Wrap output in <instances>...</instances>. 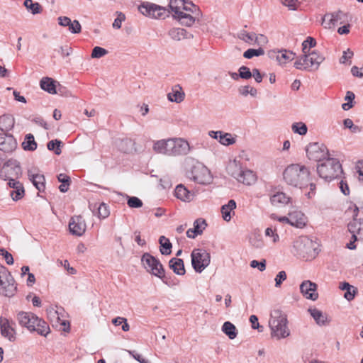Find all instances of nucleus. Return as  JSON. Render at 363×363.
<instances>
[{"mask_svg": "<svg viewBox=\"0 0 363 363\" xmlns=\"http://www.w3.org/2000/svg\"><path fill=\"white\" fill-rule=\"evenodd\" d=\"M17 290L15 281L9 270L0 264V294L11 297Z\"/></svg>", "mask_w": 363, "mask_h": 363, "instance_id": "8", "label": "nucleus"}, {"mask_svg": "<svg viewBox=\"0 0 363 363\" xmlns=\"http://www.w3.org/2000/svg\"><path fill=\"white\" fill-rule=\"evenodd\" d=\"M22 146L25 150H35L37 148V143L35 141L34 136L30 133L27 134L24 141L22 143Z\"/></svg>", "mask_w": 363, "mask_h": 363, "instance_id": "41", "label": "nucleus"}, {"mask_svg": "<svg viewBox=\"0 0 363 363\" xmlns=\"http://www.w3.org/2000/svg\"><path fill=\"white\" fill-rule=\"evenodd\" d=\"M291 225L297 228H303L307 223V217L300 211H294L289 213Z\"/></svg>", "mask_w": 363, "mask_h": 363, "instance_id": "24", "label": "nucleus"}, {"mask_svg": "<svg viewBox=\"0 0 363 363\" xmlns=\"http://www.w3.org/2000/svg\"><path fill=\"white\" fill-rule=\"evenodd\" d=\"M187 177L201 184H209L213 181V177L210 170L200 162L194 164L186 173Z\"/></svg>", "mask_w": 363, "mask_h": 363, "instance_id": "7", "label": "nucleus"}, {"mask_svg": "<svg viewBox=\"0 0 363 363\" xmlns=\"http://www.w3.org/2000/svg\"><path fill=\"white\" fill-rule=\"evenodd\" d=\"M323 55L316 50L303 53L294 62V67L299 70L316 71L324 61Z\"/></svg>", "mask_w": 363, "mask_h": 363, "instance_id": "4", "label": "nucleus"}, {"mask_svg": "<svg viewBox=\"0 0 363 363\" xmlns=\"http://www.w3.org/2000/svg\"><path fill=\"white\" fill-rule=\"evenodd\" d=\"M184 92L179 85H175L172 91L167 94V99L171 102L181 103L184 99Z\"/></svg>", "mask_w": 363, "mask_h": 363, "instance_id": "29", "label": "nucleus"}, {"mask_svg": "<svg viewBox=\"0 0 363 363\" xmlns=\"http://www.w3.org/2000/svg\"><path fill=\"white\" fill-rule=\"evenodd\" d=\"M265 235L267 237H270L272 238V242L274 243L277 242L279 240V237L278 234L276 233L274 230H273L272 228H267L265 230Z\"/></svg>", "mask_w": 363, "mask_h": 363, "instance_id": "64", "label": "nucleus"}, {"mask_svg": "<svg viewBox=\"0 0 363 363\" xmlns=\"http://www.w3.org/2000/svg\"><path fill=\"white\" fill-rule=\"evenodd\" d=\"M61 141L58 140H52L48 143L47 147L49 150H54L55 153L57 155L61 154L60 145Z\"/></svg>", "mask_w": 363, "mask_h": 363, "instance_id": "52", "label": "nucleus"}, {"mask_svg": "<svg viewBox=\"0 0 363 363\" xmlns=\"http://www.w3.org/2000/svg\"><path fill=\"white\" fill-rule=\"evenodd\" d=\"M22 174L19 162L16 160H9L0 171V179L7 181L9 179H18Z\"/></svg>", "mask_w": 363, "mask_h": 363, "instance_id": "10", "label": "nucleus"}, {"mask_svg": "<svg viewBox=\"0 0 363 363\" xmlns=\"http://www.w3.org/2000/svg\"><path fill=\"white\" fill-rule=\"evenodd\" d=\"M317 172L320 177L330 182L342 173V168L338 160L330 157L318 165Z\"/></svg>", "mask_w": 363, "mask_h": 363, "instance_id": "5", "label": "nucleus"}, {"mask_svg": "<svg viewBox=\"0 0 363 363\" xmlns=\"http://www.w3.org/2000/svg\"><path fill=\"white\" fill-rule=\"evenodd\" d=\"M238 72H239L240 78H242L244 79H249L252 77V72L246 66H241L239 68Z\"/></svg>", "mask_w": 363, "mask_h": 363, "instance_id": "58", "label": "nucleus"}, {"mask_svg": "<svg viewBox=\"0 0 363 363\" xmlns=\"http://www.w3.org/2000/svg\"><path fill=\"white\" fill-rule=\"evenodd\" d=\"M222 332L225 334L230 340H234L238 335V329L230 321H226L223 323L221 328Z\"/></svg>", "mask_w": 363, "mask_h": 363, "instance_id": "38", "label": "nucleus"}, {"mask_svg": "<svg viewBox=\"0 0 363 363\" xmlns=\"http://www.w3.org/2000/svg\"><path fill=\"white\" fill-rule=\"evenodd\" d=\"M152 150L157 154L172 157L171 138L153 141Z\"/></svg>", "mask_w": 363, "mask_h": 363, "instance_id": "18", "label": "nucleus"}, {"mask_svg": "<svg viewBox=\"0 0 363 363\" xmlns=\"http://www.w3.org/2000/svg\"><path fill=\"white\" fill-rule=\"evenodd\" d=\"M65 313L63 315H57L56 320H53L52 325L63 332H68L70 328L69 322L65 319Z\"/></svg>", "mask_w": 363, "mask_h": 363, "instance_id": "40", "label": "nucleus"}, {"mask_svg": "<svg viewBox=\"0 0 363 363\" xmlns=\"http://www.w3.org/2000/svg\"><path fill=\"white\" fill-rule=\"evenodd\" d=\"M193 225V228H189L186 231V236L192 239L203 233L207 227V223L205 219L200 218L194 220Z\"/></svg>", "mask_w": 363, "mask_h": 363, "instance_id": "22", "label": "nucleus"}, {"mask_svg": "<svg viewBox=\"0 0 363 363\" xmlns=\"http://www.w3.org/2000/svg\"><path fill=\"white\" fill-rule=\"evenodd\" d=\"M68 27L72 33H79L82 30V26L77 20L71 21Z\"/></svg>", "mask_w": 363, "mask_h": 363, "instance_id": "59", "label": "nucleus"}, {"mask_svg": "<svg viewBox=\"0 0 363 363\" xmlns=\"http://www.w3.org/2000/svg\"><path fill=\"white\" fill-rule=\"evenodd\" d=\"M291 130L294 133L305 135L307 133L308 128L304 123L297 122L292 124Z\"/></svg>", "mask_w": 363, "mask_h": 363, "instance_id": "47", "label": "nucleus"}, {"mask_svg": "<svg viewBox=\"0 0 363 363\" xmlns=\"http://www.w3.org/2000/svg\"><path fill=\"white\" fill-rule=\"evenodd\" d=\"M269 55L270 57L275 58L279 65L281 67H284L296 57L295 52L286 49L272 50Z\"/></svg>", "mask_w": 363, "mask_h": 363, "instance_id": "15", "label": "nucleus"}, {"mask_svg": "<svg viewBox=\"0 0 363 363\" xmlns=\"http://www.w3.org/2000/svg\"><path fill=\"white\" fill-rule=\"evenodd\" d=\"M294 248L296 253L303 258H308L313 250V244L311 240L306 236L298 237L294 242Z\"/></svg>", "mask_w": 363, "mask_h": 363, "instance_id": "13", "label": "nucleus"}, {"mask_svg": "<svg viewBox=\"0 0 363 363\" xmlns=\"http://www.w3.org/2000/svg\"><path fill=\"white\" fill-rule=\"evenodd\" d=\"M23 4L34 15L41 13V6L38 2L34 3L32 0H25Z\"/></svg>", "mask_w": 363, "mask_h": 363, "instance_id": "45", "label": "nucleus"}, {"mask_svg": "<svg viewBox=\"0 0 363 363\" xmlns=\"http://www.w3.org/2000/svg\"><path fill=\"white\" fill-rule=\"evenodd\" d=\"M17 147V142L11 134H0V151L11 153Z\"/></svg>", "mask_w": 363, "mask_h": 363, "instance_id": "20", "label": "nucleus"}, {"mask_svg": "<svg viewBox=\"0 0 363 363\" xmlns=\"http://www.w3.org/2000/svg\"><path fill=\"white\" fill-rule=\"evenodd\" d=\"M14 123V118L12 116L3 115L0 116V130L5 133L13 128Z\"/></svg>", "mask_w": 363, "mask_h": 363, "instance_id": "37", "label": "nucleus"}, {"mask_svg": "<svg viewBox=\"0 0 363 363\" xmlns=\"http://www.w3.org/2000/svg\"><path fill=\"white\" fill-rule=\"evenodd\" d=\"M308 311L318 325H325L330 322L328 316L320 310L311 308Z\"/></svg>", "mask_w": 363, "mask_h": 363, "instance_id": "30", "label": "nucleus"}, {"mask_svg": "<svg viewBox=\"0 0 363 363\" xmlns=\"http://www.w3.org/2000/svg\"><path fill=\"white\" fill-rule=\"evenodd\" d=\"M138 9L144 16L152 18H160L165 12V9L164 7L149 2L143 3L138 7Z\"/></svg>", "mask_w": 363, "mask_h": 363, "instance_id": "14", "label": "nucleus"}, {"mask_svg": "<svg viewBox=\"0 0 363 363\" xmlns=\"http://www.w3.org/2000/svg\"><path fill=\"white\" fill-rule=\"evenodd\" d=\"M310 170L305 165L291 164L284 170L282 176L284 182L290 186L303 189L310 182Z\"/></svg>", "mask_w": 363, "mask_h": 363, "instance_id": "1", "label": "nucleus"}, {"mask_svg": "<svg viewBox=\"0 0 363 363\" xmlns=\"http://www.w3.org/2000/svg\"><path fill=\"white\" fill-rule=\"evenodd\" d=\"M185 5V0H170L169 6L176 16L182 13L183 6Z\"/></svg>", "mask_w": 363, "mask_h": 363, "instance_id": "43", "label": "nucleus"}, {"mask_svg": "<svg viewBox=\"0 0 363 363\" xmlns=\"http://www.w3.org/2000/svg\"><path fill=\"white\" fill-rule=\"evenodd\" d=\"M242 164L240 160L236 158L229 162L227 165V172L228 174L235 178L238 179L242 170Z\"/></svg>", "mask_w": 363, "mask_h": 363, "instance_id": "27", "label": "nucleus"}, {"mask_svg": "<svg viewBox=\"0 0 363 363\" xmlns=\"http://www.w3.org/2000/svg\"><path fill=\"white\" fill-rule=\"evenodd\" d=\"M169 267L178 275H184L186 272L184 262L182 259L173 257L169 260Z\"/></svg>", "mask_w": 363, "mask_h": 363, "instance_id": "35", "label": "nucleus"}, {"mask_svg": "<svg viewBox=\"0 0 363 363\" xmlns=\"http://www.w3.org/2000/svg\"><path fill=\"white\" fill-rule=\"evenodd\" d=\"M249 320L251 323V327L252 329H256L259 332H263L264 330V326L259 325L258 321V318L255 315H251L250 316Z\"/></svg>", "mask_w": 363, "mask_h": 363, "instance_id": "56", "label": "nucleus"}, {"mask_svg": "<svg viewBox=\"0 0 363 363\" xmlns=\"http://www.w3.org/2000/svg\"><path fill=\"white\" fill-rule=\"evenodd\" d=\"M141 263L148 273L161 279L164 284L169 285L164 279V269L158 259L146 252L141 257Z\"/></svg>", "mask_w": 363, "mask_h": 363, "instance_id": "6", "label": "nucleus"}, {"mask_svg": "<svg viewBox=\"0 0 363 363\" xmlns=\"http://www.w3.org/2000/svg\"><path fill=\"white\" fill-rule=\"evenodd\" d=\"M159 242L161 245L160 252L162 255H168L172 252V243L169 240L164 236H160Z\"/></svg>", "mask_w": 363, "mask_h": 363, "instance_id": "42", "label": "nucleus"}, {"mask_svg": "<svg viewBox=\"0 0 363 363\" xmlns=\"http://www.w3.org/2000/svg\"><path fill=\"white\" fill-rule=\"evenodd\" d=\"M89 208L94 212L97 210V215L99 218H106L110 214L109 208L105 203L97 204H89Z\"/></svg>", "mask_w": 363, "mask_h": 363, "instance_id": "36", "label": "nucleus"}, {"mask_svg": "<svg viewBox=\"0 0 363 363\" xmlns=\"http://www.w3.org/2000/svg\"><path fill=\"white\" fill-rule=\"evenodd\" d=\"M250 265L252 268H257L260 272H263L266 269V260L262 259L260 262L257 260H252Z\"/></svg>", "mask_w": 363, "mask_h": 363, "instance_id": "60", "label": "nucleus"}, {"mask_svg": "<svg viewBox=\"0 0 363 363\" xmlns=\"http://www.w3.org/2000/svg\"><path fill=\"white\" fill-rule=\"evenodd\" d=\"M286 279V274L284 271H280L275 277V286L279 287L282 282Z\"/></svg>", "mask_w": 363, "mask_h": 363, "instance_id": "63", "label": "nucleus"}, {"mask_svg": "<svg viewBox=\"0 0 363 363\" xmlns=\"http://www.w3.org/2000/svg\"><path fill=\"white\" fill-rule=\"evenodd\" d=\"M237 181L245 185H252L257 181V175L253 171L250 169H242V172Z\"/></svg>", "mask_w": 363, "mask_h": 363, "instance_id": "25", "label": "nucleus"}, {"mask_svg": "<svg viewBox=\"0 0 363 363\" xmlns=\"http://www.w3.org/2000/svg\"><path fill=\"white\" fill-rule=\"evenodd\" d=\"M172 157L187 155L191 151L189 142L184 138H171Z\"/></svg>", "mask_w": 363, "mask_h": 363, "instance_id": "12", "label": "nucleus"}, {"mask_svg": "<svg viewBox=\"0 0 363 363\" xmlns=\"http://www.w3.org/2000/svg\"><path fill=\"white\" fill-rule=\"evenodd\" d=\"M306 154L309 160L318 162H323L327 158H330L326 146L317 143L307 147Z\"/></svg>", "mask_w": 363, "mask_h": 363, "instance_id": "11", "label": "nucleus"}, {"mask_svg": "<svg viewBox=\"0 0 363 363\" xmlns=\"http://www.w3.org/2000/svg\"><path fill=\"white\" fill-rule=\"evenodd\" d=\"M175 196L182 201H190L193 199V194L183 185L177 186L174 191Z\"/></svg>", "mask_w": 363, "mask_h": 363, "instance_id": "32", "label": "nucleus"}, {"mask_svg": "<svg viewBox=\"0 0 363 363\" xmlns=\"http://www.w3.org/2000/svg\"><path fill=\"white\" fill-rule=\"evenodd\" d=\"M316 45L315 40L312 37H307V38L302 43L303 53L310 52V50L315 47Z\"/></svg>", "mask_w": 363, "mask_h": 363, "instance_id": "51", "label": "nucleus"}, {"mask_svg": "<svg viewBox=\"0 0 363 363\" xmlns=\"http://www.w3.org/2000/svg\"><path fill=\"white\" fill-rule=\"evenodd\" d=\"M107 53H108V51L106 49L96 46V47L94 48V49L92 50L91 57L92 58H101V57H104V55H106Z\"/></svg>", "mask_w": 363, "mask_h": 363, "instance_id": "57", "label": "nucleus"}, {"mask_svg": "<svg viewBox=\"0 0 363 363\" xmlns=\"http://www.w3.org/2000/svg\"><path fill=\"white\" fill-rule=\"evenodd\" d=\"M348 230L352 233L354 240H357V235L359 239L363 240V219H354L348 224Z\"/></svg>", "mask_w": 363, "mask_h": 363, "instance_id": "23", "label": "nucleus"}, {"mask_svg": "<svg viewBox=\"0 0 363 363\" xmlns=\"http://www.w3.org/2000/svg\"><path fill=\"white\" fill-rule=\"evenodd\" d=\"M345 16L346 13L342 11L327 13L323 16L321 24L325 29H333L338 22L343 23L342 19Z\"/></svg>", "mask_w": 363, "mask_h": 363, "instance_id": "17", "label": "nucleus"}, {"mask_svg": "<svg viewBox=\"0 0 363 363\" xmlns=\"http://www.w3.org/2000/svg\"><path fill=\"white\" fill-rule=\"evenodd\" d=\"M219 143L223 145L228 146L235 143L236 140L230 133L221 132L219 136Z\"/></svg>", "mask_w": 363, "mask_h": 363, "instance_id": "46", "label": "nucleus"}, {"mask_svg": "<svg viewBox=\"0 0 363 363\" xmlns=\"http://www.w3.org/2000/svg\"><path fill=\"white\" fill-rule=\"evenodd\" d=\"M291 200V197L282 191L277 192L270 196V202L274 206L286 205Z\"/></svg>", "mask_w": 363, "mask_h": 363, "instance_id": "28", "label": "nucleus"}, {"mask_svg": "<svg viewBox=\"0 0 363 363\" xmlns=\"http://www.w3.org/2000/svg\"><path fill=\"white\" fill-rule=\"evenodd\" d=\"M112 323L116 326L121 325V329L124 332H127L130 329L129 324L127 319L123 317H116L112 320Z\"/></svg>", "mask_w": 363, "mask_h": 363, "instance_id": "49", "label": "nucleus"}, {"mask_svg": "<svg viewBox=\"0 0 363 363\" xmlns=\"http://www.w3.org/2000/svg\"><path fill=\"white\" fill-rule=\"evenodd\" d=\"M17 320L21 326L43 337H46L50 332L48 324L32 313L21 311L17 314Z\"/></svg>", "mask_w": 363, "mask_h": 363, "instance_id": "2", "label": "nucleus"}, {"mask_svg": "<svg viewBox=\"0 0 363 363\" xmlns=\"http://www.w3.org/2000/svg\"><path fill=\"white\" fill-rule=\"evenodd\" d=\"M191 264L195 272H202L211 262V255L204 249H194L191 254Z\"/></svg>", "mask_w": 363, "mask_h": 363, "instance_id": "9", "label": "nucleus"}, {"mask_svg": "<svg viewBox=\"0 0 363 363\" xmlns=\"http://www.w3.org/2000/svg\"><path fill=\"white\" fill-rule=\"evenodd\" d=\"M46 312L48 318L50 320L51 323H52L53 320H57L56 318H57V315H64L65 310L62 307H58L57 306H50L47 308Z\"/></svg>", "mask_w": 363, "mask_h": 363, "instance_id": "39", "label": "nucleus"}, {"mask_svg": "<svg viewBox=\"0 0 363 363\" xmlns=\"http://www.w3.org/2000/svg\"><path fill=\"white\" fill-rule=\"evenodd\" d=\"M283 4L288 7L289 9L296 11L298 9L300 5V2L298 0H284Z\"/></svg>", "mask_w": 363, "mask_h": 363, "instance_id": "61", "label": "nucleus"}, {"mask_svg": "<svg viewBox=\"0 0 363 363\" xmlns=\"http://www.w3.org/2000/svg\"><path fill=\"white\" fill-rule=\"evenodd\" d=\"M238 38L249 45H254L255 33H248L246 30H241L238 33Z\"/></svg>", "mask_w": 363, "mask_h": 363, "instance_id": "48", "label": "nucleus"}, {"mask_svg": "<svg viewBox=\"0 0 363 363\" xmlns=\"http://www.w3.org/2000/svg\"><path fill=\"white\" fill-rule=\"evenodd\" d=\"M24 188L23 185L20 186V187L13 189L11 192L10 195L12 197L13 200L18 201L23 198L24 196Z\"/></svg>", "mask_w": 363, "mask_h": 363, "instance_id": "54", "label": "nucleus"}, {"mask_svg": "<svg viewBox=\"0 0 363 363\" xmlns=\"http://www.w3.org/2000/svg\"><path fill=\"white\" fill-rule=\"evenodd\" d=\"M267 42L268 40L265 35L262 34L257 35L256 33H255L254 45L262 46L267 44Z\"/></svg>", "mask_w": 363, "mask_h": 363, "instance_id": "62", "label": "nucleus"}, {"mask_svg": "<svg viewBox=\"0 0 363 363\" xmlns=\"http://www.w3.org/2000/svg\"><path fill=\"white\" fill-rule=\"evenodd\" d=\"M236 208V202L233 200H229L228 203L222 206L221 213L222 217L225 221H230L232 218L231 212L234 213V209Z\"/></svg>", "mask_w": 363, "mask_h": 363, "instance_id": "33", "label": "nucleus"}, {"mask_svg": "<svg viewBox=\"0 0 363 363\" xmlns=\"http://www.w3.org/2000/svg\"><path fill=\"white\" fill-rule=\"evenodd\" d=\"M268 323L272 337L284 339L289 335L286 315L281 311L277 309L272 311Z\"/></svg>", "mask_w": 363, "mask_h": 363, "instance_id": "3", "label": "nucleus"}, {"mask_svg": "<svg viewBox=\"0 0 363 363\" xmlns=\"http://www.w3.org/2000/svg\"><path fill=\"white\" fill-rule=\"evenodd\" d=\"M56 82L50 77H43L40 80V87L43 90L48 92L49 94H57L56 90Z\"/></svg>", "mask_w": 363, "mask_h": 363, "instance_id": "34", "label": "nucleus"}, {"mask_svg": "<svg viewBox=\"0 0 363 363\" xmlns=\"http://www.w3.org/2000/svg\"><path fill=\"white\" fill-rule=\"evenodd\" d=\"M317 289V284L310 280L303 281L300 285V291L302 295L306 299L312 301H315L318 298Z\"/></svg>", "mask_w": 363, "mask_h": 363, "instance_id": "19", "label": "nucleus"}, {"mask_svg": "<svg viewBox=\"0 0 363 363\" xmlns=\"http://www.w3.org/2000/svg\"><path fill=\"white\" fill-rule=\"evenodd\" d=\"M169 36L174 40L180 41L192 37L185 29L181 28H172L168 32Z\"/></svg>", "mask_w": 363, "mask_h": 363, "instance_id": "31", "label": "nucleus"}, {"mask_svg": "<svg viewBox=\"0 0 363 363\" xmlns=\"http://www.w3.org/2000/svg\"><path fill=\"white\" fill-rule=\"evenodd\" d=\"M180 23L186 26H191L195 22L196 17L192 16L190 14L186 13L184 11L180 13L176 16Z\"/></svg>", "mask_w": 363, "mask_h": 363, "instance_id": "44", "label": "nucleus"}, {"mask_svg": "<svg viewBox=\"0 0 363 363\" xmlns=\"http://www.w3.org/2000/svg\"><path fill=\"white\" fill-rule=\"evenodd\" d=\"M86 229V224L82 216H74L71 217L69 222V230L72 235L82 236Z\"/></svg>", "mask_w": 363, "mask_h": 363, "instance_id": "16", "label": "nucleus"}, {"mask_svg": "<svg viewBox=\"0 0 363 363\" xmlns=\"http://www.w3.org/2000/svg\"><path fill=\"white\" fill-rule=\"evenodd\" d=\"M127 204L130 208H138L143 206V201L136 196H127Z\"/></svg>", "mask_w": 363, "mask_h": 363, "instance_id": "53", "label": "nucleus"}, {"mask_svg": "<svg viewBox=\"0 0 363 363\" xmlns=\"http://www.w3.org/2000/svg\"><path fill=\"white\" fill-rule=\"evenodd\" d=\"M264 54V50L262 48L258 49H248L243 53V57L247 59H251L255 56H261Z\"/></svg>", "mask_w": 363, "mask_h": 363, "instance_id": "50", "label": "nucleus"}, {"mask_svg": "<svg viewBox=\"0 0 363 363\" xmlns=\"http://www.w3.org/2000/svg\"><path fill=\"white\" fill-rule=\"evenodd\" d=\"M38 172V171L35 169H30L28 170V176L30 181L33 183L35 188L40 191H43L45 188V179L44 176L39 174Z\"/></svg>", "mask_w": 363, "mask_h": 363, "instance_id": "21", "label": "nucleus"}, {"mask_svg": "<svg viewBox=\"0 0 363 363\" xmlns=\"http://www.w3.org/2000/svg\"><path fill=\"white\" fill-rule=\"evenodd\" d=\"M0 329L2 335L5 337L11 339L13 337L15 331L13 328V323L7 318L3 317L0 318Z\"/></svg>", "mask_w": 363, "mask_h": 363, "instance_id": "26", "label": "nucleus"}, {"mask_svg": "<svg viewBox=\"0 0 363 363\" xmlns=\"http://www.w3.org/2000/svg\"><path fill=\"white\" fill-rule=\"evenodd\" d=\"M190 11L192 13L199 15V9L197 6L194 4L191 1H185V5L183 6L182 11Z\"/></svg>", "mask_w": 363, "mask_h": 363, "instance_id": "55", "label": "nucleus"}]
</instances>
